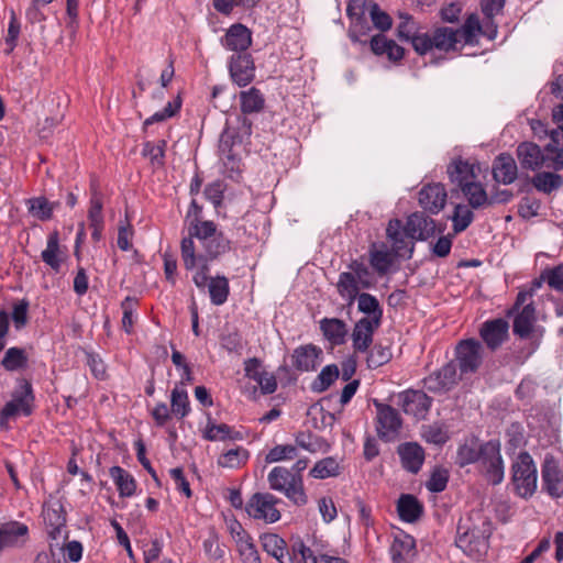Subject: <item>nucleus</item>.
<instances>
[{
    "label": "nucleus",
    "mask_w": 563,
    "mask_h": 563,
    "mask_svg": "<svg viewBox=\"0 0 563 563\" xmlns=\"http://www.w3.org/2000/svg\"><path fill=\"white\" fill-rule=\"evenodd\" d=\"M203 253L196 252L191 238H184L180 243L181 260L186 269L197 268L192 282L199 289H205L208 282L209 262L230 251V240L222 232L200 245Z\"/></svg>",
    "instance_id": "nucleus-1"
},
{
    "label": "nucleus",
    "mask_w": 563,
    "mask_h": 563,
    "mask_svg": "<svg viewBox=\"0 0 563 563\" xmlns=\"http://www.w3.org/2000/svg\"><path fill=\"white\" fill-rule=\"evenodd\" d=\"M493 533L490 519L481 511H472L457 523L455 544L467 556L479 560L486 555Z\"/></svg>",
    "instance_id": "nucleus-2"
},
{
    "label": "nucleus",
    "mask_w": 563,
    "mask_h": 563,
    "mask_svg": "<svg viewBox=\"0 0 563 563\" xmlns=\"http://www.w3.org/2000/svg\"><path fill=\"white\" fill-rule=\"evenodd\" d=\"M272 490L283 494L295 506L302 507L308 504L302 475H294L284 466H275L267 475Z\"/></svg>",
    "instance_id": "nucleus-3"
},
{
    "label": "nucleus",
    "mask_w": 563,
    "mask_h": 563,
    "mask_svg": "<svg viewBox=\"0 0 563 563\" xmlns=\"http://www.w3.org/2000/svg\"><path fill=\"white\" fill-rule=\"evenodd\" d=\"M511 481L518 496L530 498L537 490L538 471L529 452H520L511 465Z\"/></svg>",
    "instance_id": "nucleus-4"
},
{
    "label": "nucleus",
    "mask_w": 563,
    "mask_h": 563,
    "mask_svg": "<svg viewBox=\"0 0 563 563\" xmlns=\"http://www.w3.org/2000/svg\"><path fill=\"white\" fill-rule=\"evenodd\" d=\"M516 154L523 169L538 170L543 166L553 170L563 168V155L561 153H555V156L549 153L544 154L541 147L533 142L520 143L517 146Z\"/></svg>",
    "instance_id": "nucleus-5"
},
{
    "label": "nucleus",
    "mask_w": 563,
    "mask_h": 563,
    "mask_svg": "<svg viewBox=\"0 0 563 563\" xmlns=\"http://www.w3.org/2000/svg\"><path fill=\"white\" fill-rule=\"evenodd\" d=\"M484 346L476 339L461 340L454 349V362L461 374L466 376L475 374L483 364Z\"/></svg>",
    "instance_id": "nucleus-6"
},
{
    "label": "nucleus",
    "mask_w": 563,
    "mask_h": 563,
    "mask_svg": "<svg viewBox=\"0 0 563 563\" xmlns=\"http://www.w3.org/2000/svg\"><path fill=\"white\" fill-rule=\"evenodd\" d=\"M459 42V31L449 26H440L434 29L432 33H423L422 37L415 38V51L420 55H424L433 48L449 52L455 49Z\"/></svg>",
    "instance_id": "nucleus-7"
},
{
    "label": "nucleus",
    "mask_w": 563,
    "mask_h": 563,
    "mask_svg": "<svg viewBox=\"0 0 563 563\" xmlns=\"http://www.w3.org/2000/svg\"><path fill=\"white\" fill-rule=\"evenodd\" d=\"M478 463L490 484L498 485L503 482L505 467L500 454V442L498 440H490L482 443V452Z\"/></svg>",
    "instance_id": "nucleus-8"
},
{
    "label": "nucleus",
    "mask_w": 563,
    "mask_h": 563,
    "mask_svg": "<svg viewBox=\"0 0 563 563\" xmlns=\"http://www.w3.org/2000/svg\"><path fill=\"white\" fill-rule=\"evenodd\" d=\"M34 394L32 385L24 380L20 389L12 394V399L8 401L0 411V426L3 427L11 418L19 413L30 416L33 412Z\"/></svg>",
    "instance_id": "nucleus-9"
},
{
    "label": "nucleus",
    "mask_w": 563,
    "mask_h": 563,
    "mask_svg": "<svg viewBox=\"0 0 563 563\" xmlns=\"http://www.w3.org/2000/svg\"><path fill=\"white\" fill-rule=\"evenodd\" d=\"M280 500L271 493H255L247 501L245 510L247 515L266 523H274L280 519L277 504Z\"/></svg>",
    "instance_id": "nucleus-10"
},
{
    "label": "nucleus",
    "mask_w": 563,
    "mask_h": 563,
    "mask_svg": "<svg viewBox=\"0 0 563 563\" xmlns=\"http://www.w3.org/2000/svg\"><path fill=\"white\" fill-rule=\"evenodd\" d=\"M541 478L543 489L549 496L555 499L563 496V465L552 453L544 455Z\"/></svg>",
    "instance_id": "nucleus-11"
},
{
    "label": "nucleus",
    "mask_w": 563,
    "mask_h": 563,
    "mask_svg": "<svg viewBox=\"0 0 563 563\" xmlns=\"http://www.w3.org/2000/svg\"><path fill=\"white\" fill-rule=\"evenodd\" d=\"M454 361L444 364L423 379L424 387L434 394H444L453 389L462 378Z\"/></svg>",
    "instance_id": "nucleus-12"
},
{
    "label": "nucleus",
    "mask_w": 563,
    "mask_h": 563,
    "mask_svg": "<svg viewBox=\"0 0 563 563\" xmlns=\"http://www.w3.org/2000/svg\"><path fill=\"white\" fill-rule=\"evenodd\" d=\"M377 410V434L385 441H391L396 438L401 428V418L398 411L389 405L375 401Z\"/></svg>",
    "instance_id": "nucleus-13"
},
{
    "label": "nucleus",
    "mask_w": 563,
    "mask_h": 563,
    "mask_svg": "<svg viewBox=\"0 0 563 563\" xmlns=\"http://www.w3.org/2000/svg\"><path fill=\"white\" fill-rule=\"evenodd\" d=\"M386 236L390 241L391 251L396 256H406L407 258L412 256L415 243L399 219H393L388 222Z\"/></svg>",
    "instance_id": "nucleus-14"
},
{
    "label": "nucleus",
    "mask_w": 563,
    "mask_h": 563,
    "mask_svg": "<svg viewBox=\"0 0 563 563\" xmlns=\"http://www.w3.org/2000/svg\"><path fill=\"white\" fill-rule=\"evenodd\" d=\"M448 192L443 184L432 183L424 185L418 194L420 207L431 213L438 214L446 205Z\"/></svg>",
    "instance_id": "nucleus-15"
},
{
    "label": "nucleus",
    "mask_w": 563,
    "mask_h": 563,
    "mask_svg": "<svg viewBox=\"0 0 563 563\" xmlns=\"http://www.w3.org/2000/svg\"><path fill=\"white\" fill-rule=\"evenodd\" d=\"M509 323L503 318L485 321L479 329V336L490 351H496L508 339Z\"/></svg>",
    "instance_id": "nucleus-16"
},
{
    "label": "nucleus",
    "mask_w": 563,
    "mask_h": 563,
    "mask_svg": "<svg viewBox=\"0 0 563 563\" xmlns=\"http://www.w3.org/2000/svg\"><path fill=\"white\" fill-rule=\"evenodd\" d=\"M229 71L236 85L240 87L249 85L255 77V66L251 54H233L229 60Z\"/></svg>",
    "instance_id": "nucleus-17"
},
{
    "label": "nucleus",
    "mask_w": 563,
    "mask_h": 563,
    "mask_svg": "<svg viewBox=\"0 0 563 563\" xmlns=\"http://www.w3.org/2000/svg\"><path fill=\"white\" fill-rule=\"evenodd\" d=\"M29 540V527L20 521L0 525V552L9 548L23 547Z\"/></svg>",
    "instance_id": "nucleus-18"
},
{
    "label": "nucleus",
    "mask_w": 563,
    "mask_h": 563,
    "mask_svg": "<svg viewBox=\"0 0 563 563\" xmlns=\"http://www.w3.org/2000/svg\"><path fill=\"white\" fill-rule=\"evenodd\" d=\"M398 405L405 413L423 417L432 405V399L421 390H406L398 396Z\"/></svg>",
    "instance_id": "nucleus-19"
},
{
    "label": "nucleus",
    "mask_w": 563,
    "mask_h": 563,
    "mask_svg": "<svg viewBox=\"0 0 563 563\" xmlns=\"http://www.w3.org/2000/svg\"><path fill=\"white\" fill-rule=\"evenodd\" d=\"M221 44L235 54L247 53L252 45V32L241 23L232 24L221 38Z\"/></svg>",
    "instance_id": "nucleus-20"
},
{
    "label": "nucleus",
    "mask_w": 563,
    "mask_h": 563,
    "mask_svg": "<svg viewBox=\"0 0 563 563\" xmlns=\"http://www.w3.org/2000/svg\"><path fill=\"white\" fill-rule=\"evenodd\" d=\"M382 322L361 318L352 331V346L355 353H366L373 343L374 332L380 327Z\"/></svg>",
    "instance_id": "nucleus-21"
},
{
    "label": "nucleus",
    "mask_w": 563,
    "mask_h": 563,
    "mask_svg": "<svg viewBox=\"0 0 563 563\" xmlns=\"http://www.w3.org/2000/svg\"><path fill=\"white\" fill-rule=\"evenodd\" d=\"M405 227L411 240L426 241L435 233V221L424 212L411 213Z\"/></svg>",
    "instance_id": "nucleus-22"
},
{
    "label": "nucleus",
    "mask_w": 563,
    "mask_h": 563,
    "mask_svg": "<svg viewBox=\"0 0 563 563\" xmlns=\"http://www.w3.org/2000/svg\"><path fill=\"white\" fill-rule=\"evenodd\" d=\"M42 516L49 538L57 540L66 525V514L63 505L59 501L45 504Z\"/></svg>",
    "instance_id": "nucleus-23"
},
{
    "label": "nucleus",
    "mask_w": 563,
    "mask_h": 563,
    "mask_svg": "<svg viewBox=\"0 0 563 563\" xmlns=\"http://www.w3.org/2000/svg\"><path fill=\"white\" fill-rule=\"evenodd\" d=\"M397 453L400 457L401 465L406 471L417 474L421 470L426 459V453L419 443H401L397 449Z\"/></svg>",
    "instance_id": "nucleus-24"
},
{
    "label": "nucleus",
    "mask_w": 563,
    "mask_h": 563,
    "mask_svg": "<svg viewBox=\"0 0 563 563\" xmlns=\"http://www.w3.org/2000/svg\"><path fill=\"white\" fill-rule=\"evenodd\" d=\"M518 176V167L514 157L508 153L499 154L493 163V177L503 185L512 184Z\"/></svg>",
    "instance_id": "nucleus-25"
},
{
    "label": "nucleus",
    "mask_w": 563,
    "mask_h": 563,
    "mask_svg": "<svg viewBox=\"0 0 563 563\" xmlns=\"http://www.w3.org/2000/svg\"><path fill=\"white\" fill-rule=\"evenodd\" d=\"M446 173L451 183L455 184L459 188L464 187L466 184H471L477 177L475 165L461 157L453 159L448 165Z\"/></svg>",
    "instance_id": "nucleus-26"
},
{
    "label": "nucleus",
    "mask_w": 563,
    "mask_h": 563,
    "mask_svg": "<svg viewBox=\"0 0 563 563\" xmlns=\"http://www.w3.org/2000/svg\"><path fill=\"white\" fill-rule=\"evenodd\" d=\"M393 563H411L416 556V541L409 534L396 536L390 545Z\"/></svg>",
    "instance_id": "nucleus-27"
},
{
    "label": "nucleus",
    "mask_w": 563,
    "mask_h": 563,
    "mask_svg": "<svg viewBox=\"0 0 563 563\" xmlns=\"http://www.w3.org/2000/svg\"><path fill=\"white\" fill-rule=\"evenodd\" d=\"M371 51L377 55H386L390 62H399L404 58L405 49L394 40L386 37L384 34H376L369 41Z\"/></svg>",
    "instance_id": "nucleus-28"
},
{
    "label": "nucleus",
    "mask_w": 563,
    "mask_h": 563,
    "mask_svg": "<svg viewBox=\"0 0 563 563\" xmlns=\"http://www.w3.org/2000/svg\"><path fill=\"white\" fill-rule=\"evenodd\" d=\"M324 339L332 345H342L349 333L347 324L338 318H323L319 322Z\"/></svg>",
    "instance_id": "nucleus-29"
},
{
    "label": "nucleus",
    "mask_w": 563,
    "mask_h": 563,
    "mask_svg": "<svg viewBox=\"0 0 563 563\" xmlns=\"http://www.w3.org/2000/svg\"><path fill=\"white\" fill-rule=\"evenodd\" d=\"M321 350L312 344L301 345L294 350L292 366L300 372L313 371L318 364Z\"/></svg>",
    "instance_id": "nucleus-30"
},
{
    "label": "nucleus",
    "mask_w": 563,
    "mask_h": 563,
    "mask_svg": "<svg viewBox=\"0 0 563 563\" xmlns=\"http://www.w3.org/2000/svg\"><path fill=\"white\" fill-rule=\"evenodd\" d=\"M399 518L408 523L416 522L423 514V505L418 498L410 494H402L397 501Z\"/></svg>",
    "instance_id": "nucleus-31"
},
{
    "label": "nucleus",
    "mask_w": 563,
    "mask_h": 563,
    "mask_svg": "<svg viewBox=\"0 0 563 563\" xmlns=\"http://www.w3.org/2000/svg\"><path fill=\"white\" fill-rule=\"evenodd\" d=\"M537 320L536 308L532 301L527 303L515 317L512 331L521 339H527L533 331Z\"/></svg>",
    "instance_id": "nucleus-32"
},
{
    "label": "nucleus",
    "mask_w": 563,
    "mask_h": 563,
    "mask_svg": "<svg viewBox=\"0 0 563 563\" xmlns=\"http://www.w3.org/2000/svg\"><path fill=\"white\" fill-rule=\"evenodd\" d=\"M394 255L393 251H388L384 243L379 245V249L373 243L369 249V264L379 275H385L394 263Z\"/></svg>",
    "instance_id": "nucleus-33"
},
{
    "label": "nucleus",
    "mask_w": 563,
    "mask_h": 563,
    "mask_svg": "<svg viewBox=\"0 0 563 563\" xmlns=\"http://www.w3.org/2000/svg\"><path fill=\"white\" fill-rule=\"evenodd\" d=\"M263 549L279 563H294L291 556L285 558L287 544L286 541L275 533H265L261 538Z\"/></svg>",
    "instance_id": "nucleus-34"
},
{
    "label": "nucleus",
    "mask_w": 563,
    "mask_h": 563,
    "mask_svg": "<svg viewBox=\"0 0 563 563\" xmlns=\"http://www.w3.org/2000/svg\"><path fill=\"white\" fill-rule=\"evenodd\" d=\"M206 287L208 288L210 301L214 306H222L230 295L229 279L225 276L217 275L210 277L208 275V282Z\"/></svg>",
    "instance_id": "nucleus-35"
},
{
    "label": "nucleus",
    "mask_w": 563,
    "mask_h": 563,
    "mask_svg": "<svg viewBox=\"0 0 563 563\" xmlns=\"http://www.w3.org/2000/svg\"><path fill=\"white\" fill-rule=\"evenodd\" d=\"M362 289L361 284L356 280V276L353 273L342 272L339 275L336 283V290L339 295L346 300L347 306H352L356 297L360 295Z\"/></svg>",
    "instance_id": "nucleus-36"
},
{
    "label": "nucleus",
    "mask_w": 563,
    "mask_h": 563,
    "mask_svg": "<svg viewBox=\"0 0 563 563\" xmlns=\"http://www.w3.org/2000/svg\"><path fill=\"white\" fill-rule=\"evenodd\" d=\"M346 13L351 19V25L347 32L349 37L354 43L361 42V36L366 35L371 31L364 11L360 9V12H356L355 8L350 3L346 8Z\"/></svg>",
    "instance_id": "nucleus-37"
},
{
    "label": "nucleus",
    "mask_w": 563,
    "mask_h": 563,
    "mask_svg": "<svg viewBox=\"0 0 563 563\" xmlns=\"http://www.w3.org/2000/svg\"><path fill=\"white\" fill-rule=\"evenodd\" d=\"M110 476L113 479L121 497H131L135 494L136 482L134 477L120 466L110 468Z\"/></svg>",
    "instance_id": "nucleus-38"
},
{
    "label": "nucleus",
    "mask_w": 563,
    "mask_h": 563,
    "mask_svg": "<svg viewBox=\"0 0 563 563\" xmlns=\"http://www.w3.org/2000/svg\"><path fill=\"white\" fill-rule=\"evenodd\" d=\"M41 257L54 272H59L63 260L59 257V234L57 231L48 235L46 249L42 251Z\"/></svg>",
    "instance_id": "nucleus-39"
},
{
    "label": "nucleus",
    "mask_w": 563,
    "mask_h": 563,
    "mask_svg": "<svg viewBox=\"0 0 563 563\" xmlns=\"http://www.w3.org/2000/svg\"><path fill=\"white\" fill-rule=\"evenodd\" d=\"M460 190L463 192L470 207L473 209L490 205V199L488 198L485 188L481 183L476 181V179L471 184H466L464 187L460 188Z\"/></svg>",
    "instance_id": "nucleus-40"
},
{
    "label": "nucleus",
    "mask_w": 563,
    "mask_h": 563,
    "mask_svg": "<svg viewBox=\"0 0 563 563\" xmlns=\"http://www.w3.org/2000/svg\"><path fill=\"white\" fill-rule=\"evenodd\" d=\"M296 445L310 452V453H327L329 452L331 445L330 443L323 439L322 437L312 434L310 432H299L295 438Z\"/></svg>",
    "instance_id": "nucleus-41"
},
{
    "label": "nucleus",
    "mask_w": 563,
    "mask_h": 563,
    "mask_svg": "<svg viewBox=\"0 0 563 563\" xmlns=\"http://www.w3.org/2000/svg\"><path fill=\"white\" fill-rule=\"evenodd\" d=\"M357 309L358 311L367 314V320H376L382 322L383 309L377 298L368 292H362L357 297Z\"/></svg>",
    "instance_id": "nucleus-42"
},
{
    "label": "nucleus",
    "mask_w": 563,
    "mask_h": 563,
    "mask_svg": "<svg viewBox=\"0 0 563 563\" xmlns=\"http://www.w3.org/2000/svg\"><path fill=\"white\" fill-rule=\"evenodd\" d=\"M241 110L245 114L256 113L262 111L264 108V97L258 89L255 87L250 88L246 91H241Z\"/></svg>",
    "instance_id": "nucleus-43"
},
{
    "label": "nucleus",
    "mask_w": 563,
    "mask_h": 563,
    "mask_svg": "<svg viewBox=\"0 0 563 563\" xmlns=\"http://www.w3.org/2000/svg\"><path fill=\"white\" fill-rule=\"evenodd\" d=\"M420 435L426 442L434 445H443L450 439L446 427L439 422L423 424Z\"/></svg>",
    "instance_id": "nucleus-44"
},
{
    "label": "nucleus",
    "mask_w": 563,
    "mask_h": 563,
    "mask_svg": "<svg viewBox=\"0 0 563 563\" xmlns=\"http://www.w3.org/2000/svg\"><path fill=\"white\" fill-rule=\"evenodd\" d=\"M219 233L220 232L217 231V225L213 221H201L199 219L195 222H190L187 238H191V240L196 238L198 243L201 245L203 242L210 240Z\"/></svg>",
    "instance_id": "nucleus-45"
},
{
    "label": "nucleus",
    "mask_w": 563,
    "mask_h": 563,
    "mask_svg": "<svg viewBox=\"0 0 563 563\" xmlns=\"http://www.w3.org/2000/svg\"><path fill=\"white\" fill-rule=\"evenodd\" d=\"M340 474L339 462L332 457H324L318 461L310 470L309 475L313 478L324 479L328 477H334Z\"/></svg>",
    "instance_id": "nucleus-46"
},
{
    "label": "nucleus",
    "mask_w": 563,
    "mask_h": 563,
    "mask_svg": "<svg viewBox=\"0 0 563 563\" xmlns=\"http://www.w3.org/2000/svg\"><path fill=\"white\" fill-rule=\"evenodd\" d=\"M29 212L41 221L49 220L57 203L49 202L45 197H35L27 200Z\"/></svg>",
    "instance_id": "nucleus-47"
},
{
    "label": "nucleus",
    "mask_w": 563,
    "mask_h": 563,
    "mask_svg": "<svg viewBox=\"0 0 563 563\" xmlns=\"http://www.w3.org/2000/svg\"><path fill=\"white\" fill-rule=\"evenodd\" d=\"M249 451L242 446L231 449L221 454L218 464L221 467L236 468L244 465L249 460Z\"/></svg>",
    "instance_id": "nucleus-48"
},
{
    "label": "nucleus",
    "mask_w": 563,
    "mask_h": 563,
    "mask_svg": "<svg viewBox=\"0 0 563 563\" xmlns=\"http://www.w3.org/2000/svg\"><path fill=\"white\" fill-rule=\"evenodd\" d=\"M452 229L455 234L465 231L474 220L473 211L465 205L457 203L451 216Z\"/></svg>",
    "instance_id": "nucleus-49"
},
{
    "label": "nucleus",
    "mask_w": 563,
    "mask_h": 563,
    "mask_svg": "<svg viewBox=\"0 0 563 563\" xmlns=\"http://www.w3.org/2000/svg\"><path fill=\"white\" fill-rule=\"evenodd\" d=\"M170 410L173 415L178 419H183L189 413L190 407L188 394L186 390L179 389L178 387H175L172 390Z\"/></svg>",
    "instance_id": "nucleus-50"
},
{
    "label": "nucleus",
    "mask_w": 563,
    "mask_h": 563,
    "mask_svg": "<svg viewBox=\"0 0 563 563\" xmlns=\"http://www.w3.org/2000/svg\"><path fill=\"white\" fill-rule=\"evenodd\" d=\"M400 23L397 26V35L400 40L411 42L415 47V38L422 37L423 33H419V27L412 16L408 14L400 15Z\"/></svg>",
    "instance_id": "nucleus-51"
},
{
    "label": "nucleus",
    "mask_w": 563,
    "mask_h": 563,
    "mask_svg": "<svg viewBox=\"0 0 563 563\" xmlns=\"http://www.w3.org/2000/svg\"><path fill=\"white\" fill-rule=\"evenodd\" d=\"M482 444L477 445L475 441L460 445L456 453V464L461 467L478 462L481 459Z\"/></svg>",
    "instance_id": "nucleus-52"
},
{
    "label": "nucleus",
    "mask_w": 563,
    "mask_h": 563,
    "mask_svg": "<svg viewBox=\"0 0 563 563\" xmlns=\"http://www.w3.org/2000/svg\"><path fill=\"white\" fill-rule=\"evenodd\" d=\"M298 456L297 445L292 444H277L272 448L265 456V462L268 464L291 461Z\"/></svg>",
    "instance_id": "nucleus-53"
},
{
    "label": "nucleus",
    "mask_w": 563,
    "mask_h": 563,
    "mask_svg": "<svg viewBox=\"0 0 563 563\" xmlns=\"http://www.w3.org/2000/svg\"><path fill=\"white\" fill-rule=\"evenodd\" d=\"M562 177L553 173H538L533 179V186L539 190L547 194L559 189L562 186Z\"/></svg>",
    "instance_id": "nucleus-54"
},
{
    "label": "nucleus",
    "mask_w": 563,
    "mask_h": 563,
    "mask_svg": "<svg viewBox=\"0 0 563 563\" xmlns=\"http://www.w3.org/2000/svg\"><path fill=\"white\" fill-rule=\"evenodd\" d=\"M339 368L336 365H327L321 369L317 378L312 383V390L322 393L328 389L331 384L339 377Z\"/></svg>",
    "instance_id": "nucleus-55"
},
{
    "label": "nucleus",
    "mask_w": 563,
    "mask_h": 563,
    "mask_svg": "<svg viewBox=\"0 0 563 563\" xmlns=\"http://www.w3.org/2000/svg\"><path fill=\"white\" fill-rule=\"evenodd\" d=\"M27 357L23 349L20 347H10L4 353V356L1 361V365L7 371H16L26 365Z\"/></svg>",
    "instance_id": "nucleus-56"
},
{
    "label": "nucleus",
    "mask_w": 563,
    "mask_h": 563,
    "mask_svg": "<svg viewBox=\"0 0 563 563\" xmlns=\"http://www.w3.org/2000/svg\"><path fill=\"white\" fill-rule=\"evenodd\" d=\"M367 366L369 368H377L386 363H388L391 358V351L387 346H383L382 344H375L371 350L367 351Z\"/></svg>",
    "instance_id": "nucleus-57"
},
{
    "label": "nucleus",
    "mask_w": 563,
    "mask_h": 563,
    "mask_svg": "<svg viewBox=\"0 0 563 563\" xmlns=\"http://www.w3.org/2000/svg\"><path fill=\"white\" fill-rule=\"evenodd\" d=\"M203 438L208 441H223L225 439H236V435H232L231 428L225 423L216 424L209 421L206 426Z\"/></svg>",
    "instance_id": "nucleus-58"
},
{
    "label": "nucleus",
    "mask_w": 563,
    "mask_h": 563,
    "mask_svg": "<svg viewBox=\"0 0 563 563\" xmlns=\"http://www.w3.org/2000/svg\"><path fill=\"white\" fill-rule=\"evenodd\" d=\"M460 32V41L463 40L466 44H473L474 40L482 32V24L476 14H471L463 24Z\"/></svg>",
    "instance_id": "nucleus-59"
},
{
    "label": "nucleus",
    "mask_w": 563,
    "mask_h": 563,
    "mask_svg": "<svg viewBox=\"0 0 563 563\" xmlns=\"http://www.w3.org/2000/svg\"><path fill=\"white\" fill-rule=\"evenodd\" d=\"M180 107L181 100L179 97H177L175 100L169 101L163 110L157 111L147 118L143 123L144 129L151 124L163 122L166 119L174 117L179 111Z\"/></svg>",
    "instance_id": "nucleus-60"
},
{
    "label": "nucleus",
    "mask_w": 563,
    "mask_h": 563,
    "mask_svg": "<svg viewBox=\"0 0 563 563\" xmlns=\"http://www.w3.org/2000/svg\"><path fill=\"white\" fill-rule=\"evenodd\" d=\"M236 547L240 555L246 563H261L258 552L252 538L247 533L245 538L236 539Z\"/></svg>",
    "instance_id": "nucleus-61"
},
{
    "label": "nucleus",
    "mask_w": 563,
    "mask_h": 563,
    "mask_svg": "<svg viewBox=\"0 0 563 563\" xmlns=\"http://www.w3.org/2000/svg\"><path fill=\"white\" fill-rule=\"evenodd\" d=\"M449 482V472L445 468L435 467L426 486L432 493H441L446 488Z\"/></svg>",
    "instance_id": "nucleus-62"
},
{
    "label": "nucleus",
    "mask_w": 563,
    "mask_h": 563,
    "mask_svg": "<svg viewBox=\"0 0 563 563\" xmlns=\"http://www.w3.org/2000/svg\"><path fill=\"white\" fill-rule=\"evenodd\" d=\"M369 15L374 26L382 32L388 31L391 27V18L382 11L377 3L371 4Z\"/></svg>",
    "instance_id": "nucleus-63"
},
{
    "label": "nucleus",
    "mask_w": 563,
    "mask_h": 563,
    "mask_svg": "<svg viewBox=\"0 0 563 563\" xmlns=\"http://www.w3.org/2000/svg\"><path fill=\"white\" fill-rule=\"evenodd\" d=\"M220 344L229 353H235L238 355L242 354V336L235 331L222 334L220 338Z\"/></svg>",
    "instance_id": "nucleus-64"
}]
</instances>
